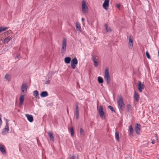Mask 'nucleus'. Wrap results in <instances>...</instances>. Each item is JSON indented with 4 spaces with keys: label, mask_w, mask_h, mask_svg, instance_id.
Wrapping results in <instances>:
<instances>
[{
    "label": "nucleus",
    "mask_w": 159,
    "mask_h": 159,
    "mask_svg": "<svg viewBox=\"0 0 159 159\" xmlns=\"http://www.w3.org/2000/svg\"><path fill=\"white\" fill-rule=\"evenodd\" d=\"M117 103L119 108L121 110H123L125 108V104L123 101V99L121 96H119L117 100Z\"/></svg>",
    "instance_id": "nucleus-1"
},
{
    "label": "nucleus",
    "mask_w": 159,
    "mask_h": 159,
    "mask_svg": "<svg viewBox=\"0 0 159 159\" xmlns=\"http://www.w3.org/2000/svg\"><path fill=\"white\" fill-rule=\"evenodd\" d=\"M104 80L107 82V84H109L111 81V78L110 76L109 70L108 68L105 69L104 73Z\"/></svg>",
    "instance_id": "nucleus-2"
},
{
    "label": "nucleus",
    "mask_w": 159,
    "mask_h": 159,
    "mask_svg": "<svg viewBox=\"0 0 159 159\" xmlns=\"http://www.w3.org/2000/svg\"><path fill=\"white\" fill-rule=\"evenodd\" d=\"M97 109L101 118L102 119H104L105 118V113L103 111L102 106L101 105H100L99 108L98 107Z\"/></svg>",
    "instance_id": "nucleus-3"
},
{
    "label": "nucleus",
    "mask_w": 159,
    "mask_h": 159,
    "mask_svg": "<svg viewBox=\"0 0 159 159\" xmlns=\"http://www.w3.org/2000/svg\"><path fill=\"white\" fill-rule=\"evenodd\" d=\"M82 12L83 13L86 14L88 13V8L85 2L83 0L82 2Z\"/></svg>",
    "instance_id": "nucleus-4"
},
{
    "label": "nucleus",
    "mask_w": 159,
    "mask_h": 159,
    "mask_svg": "<svg viewBox=\"0 0 159 159\" xmlns=\"http://www.w3.org/2000/svg\"><path fill=\"white\" fill-rule=\"evenodd\" d=\"M66 39L64 38L62 40V46L61 48V53L64 54L66 51Z\"/></svg>",
    "instance_id": "nucleus-5"
},
{
    "label": "nucleus",
    "mask_w": 159,
    "mask_h": 159,
    "mask_svg": "<svg viewBox=\"0 0 159 159\" xmlns=\"http://www.w3.org/2000/svg\"><path fill=\"white\" fill-rule=\"evenodd\" d=\"M78 64V61L76 58L72 59L71 61L70 66L73 69H75L76 67V65Z\"/></svg>",
    "instance_id": "nucleus-6"
},
{
    "label": "nucleus",
    "mask_w": 159,
    "mask_h": 159,
    "mask_svg": "<svg viewBox=\"0 0 159 159\" xmlns=\"http://www.w3.org/2000/svg\"><path fill=\"white\" fill-rule=\"evenodd\" d=\"M133 45V37L130 35L129 36L128 47L130 49H132Z\"/></svg>",
    "instance_id": "nucleus-7"
},
{
    "label": "nucleus",
    "mask_w": 159,
    "mask_h": 159,
    "mask_svg": "<svg viewBox=\"0 0 159 159\" xmlns=\"http://www.w3.org/2000/svg\"><path fill=\"white\" fill-rule=\"evenodd\" d=\"M144 85L142 84L140 81L139 82L138 89L140 92H142V90L144 89Z\"/></svg>",
    "instance_id": "nucleus-8"
},
{
    "label": "nucleus",
    "mask_w": 159,
    "mask_h": 159,
    "mask_svg": "<svg viewBox=\"0 0 159 159\" xmlns=\"http://www.w3.org/2000/svg\"><path fill=\"white\" fill-rule=\"evenodd\" d=\"M109 0H105L103 4L102 7L103 8L106 10H107V7L109 6Z\"/></svg>",
    "instance_id": "nucleus-9"
},
{
    "label": "nucleus",
    "mask_w": 159,
    "mask_h": 159,
    "mask_svg": "<svg viewBox=\"0 0 159 159\" xmlns=\"http://www.w3.org/2000/svg\"><path fill=\"white\" fill-rule=\"evenodd\" d=\"M141 125L139 124H137L135 126V129L137 134H139L141 132Z\"/></svg>",
    "instance_id": "nucleus-10"
},
{
    "label": "nucleus",
    "mask_w": 159,
    "mask_h": 159,
    "mask_svg": "<svg viewBox=\"0 0 159 159\" xmlns=\"http://www.w3.org/2000/svg\"><path fill=\"white\" fill-rule=\"evenodd\" d=\"M6 125L5 126V128H4L2 131V133L3 134L4 133H5L6 131L7 132H8V131L9 130V124L8 123L7 120H6Z\"/></svg>",
    "instance_id": "nucleus-11"
},
{
    "label": "nucleus",
    "mask_w": 159,
    "mask_h": 159,
    "mask_svg": "<svg viewBox=\"0 0 159 159\" xmlns=\"http://www.w3.org/2000/svg\"><path fill=\"white\" fill-rule=\"evenodd\" d=\"M78 102L76 103V108H75V114L76 117L77 119H78L79 118V111L78 110Z\"/></svg>",
    "instance_id": "nucleus-12"
},
{
    "label": "nucleus",
    "mask_w": 159,
    "mask_h": 159,
    "mask_svg": "<svg viewBox=\"0 0 159 159\" xmlns=\"http://www.w3.org/2000/svg\"><path fill=\"white\" fill-rule=\"evenodd\" d=\"M27 90V85L26 84H23L21 86V91L23 93H26Z\"/></svg>",
    "instance_id": "nucleus-13"
},
{
    "label": "nucleus",
    "mask_w": 159,
    "mask_h": 159,
    "mask_svg": "<svg viewBox=\"0 0 159 159\" xmlns=\"http://www.w3.org/2000/svg\"><path fill=\"white\" fill-rule=\"evenodd\" d=\"M24 100V95H21L20 98V102L19 106L21 107L22 105Z\"/></svg>",
    "instance_id": "nucleus-14"
},
{
    "label": "nucleus",
    "mask_w": 159,
    "mask_h": 159,
    "mask_svg": "<svg viewBox=\"0 0 159 159\" xmlns=\"http://www.w3.org/2000/svg\"><path fill=\"white\" fill-rule=\"evenodd\" d=\"M25 116L27 118L28 120L30 122H32L33 121V116L31 115L28 114H26Z\"/></svg>",
    "instance_id": "nucleus-15"
},
{
    "label": "nucleus",
    "mask_w": 159,
    "mask_h": 159,
    "mask_svg": "<svg viewBox=\"0 0 159 159\" xmlns=\"http://www.w3.org/2000/svg\"><path fill=\"white\" fill-rule=\"evenodd\" d=\"M48 134L50 140L53 142L54 141V138L53 133L51 131H49Z\"/></svg>",
    "instance_id": "nucleus-16"
},
{
    "label": "nucleus",
    "mask_w": 159,
    "mask_h": 159,
    "mask_svg": "<svg viewBox=\"0 0 159 159\" xmlns=\"http://www.w3.org/2000/svg\"><path fill=\"white\" fill-rule=\"evenodd\" d=\"M134 98L137 102H138L139 101V96L137 93L136 91H134Z\"/></svg>",
    "instance_id": "nucleus-17"
},
{
    "label": "nucleus",
    "mask_w": 159,
    "mask_h": 159,
    "mask_svg": "<svg viewBox=\"0 0 159 159\" xmlns=\"http://www.w3.org/2000/svg\"><path fill=\"white\" fill-rule=\"evenodd\" d=\"M0 150L3 154H6V152L3 145H0Z\"/></svg>",
    "instance_id": "nucleus-18"
},
{
    "label": "nucleus",
    "mask_w": 159,
    "mask_h": 159,
    "mask_svg": "<svg viewBox=\"0 0 159 159\" xmlns=\"http://www.w3.org/2000/svg\"><path fill=\"white\" fill-rule=\"evenodd\" d=\"M71 59V58L70 57H66L64 59L65 62L67 64H69L70 62Z\"/></svg>",
    "instance_id": "nucleus-19"
},
{
    "label": "nucleus",
    "mask_w": 159,
    "mask_h": 159,
    "mask_svg": "<svg viewBox=\"0 0 159 159\" xmlns=\"http://www.w3.org/2000/svg\"><path fill=\"white\" fill-rule=\"evenodd\" d=\"M48 95V93L47 91H43L40 94V96L42 97H44L47 96Z\"/></svg>",
    "instance_id": "nucleus-20"
},
{
    "label": "nucleus",
    "mask_w": 159,
    "mask_h": 159,
    "mask_svg": "<svg viewBox=\"0 0 159 159\" xmlns=\"http://www.w3.org/2000/svg\"><path fill=\"white\" fill-rule=\"evenodd\" d=\"M11 39V38L10 36L5 38L4 40L2 41V43H5L8 42Z\"/></svg>",
    "instance_id": "nucleus-21"
},
{
    "label": "nucleus",
    "mask_w": 159,
    "mask_h": 159,
    "mask_svg": "<svg viewBox=\"0 0 159 159\" xmlns=\"http://www.w3.org/2000/svg\"><path fill=\"white\" fill-rule=\"evenodd\" d=\"M115 137L117 141L119 142L120 141V137L119 133L117 132L115 133Z\"/></svg>",
    "instance_id": "nucleus-22"
},
{
    "label": "nucleus",
    "mask_w": 159,
    "mask_h": 159,
    "mask_svg": "<svg viewBox=\"0 0 159 159\" xmlns=\"http://www.w3.org/2000/svg\"><path fill=\"white\" fill-rule=\"evenodd\" d=\"M76 28L79 31V32H81V27L80 25L78 23H76Z\"/></svg>",
    "instance_id": "nucleus-23"
},
{
    "label": "nucleus",
    "mask_w": 159,
    "mask_h": 159,
    "mask_svg": "<svg viewBox=\"0 0 159 159\" xmlns=\"http://www.w3.org/2000/svg\"><path fill=\"white\" fill-rule=\"evenodd\" d=\"M34 95L36 98H39V93L37 90H35L34 92Z\"/></svg>",
    "instance_id": "nucleus-24"
},
{
    "label": "nucleus",
    "mask_w": 159,
    "mask_h": 159,
    "mask_svg": "<svg viewBox=\"0 0 159 159\" xmlns=\"http://www.w3.org/2000/svg\"><path fill=\"white\" fill-rule=\"evenodd\" d=\"M5 79L8 81H10L11 80V77L9 75L6 74L5 76Z\"/></svg>",
    "instance_id": "nucleus-25"
},
{
    "label": "nucleus",
    "mask_w": 159,
    "mask_h": 159,
    "mask_svg": "<svg viewBox=\"0 0 159 159\" xmlns=\"http://www.w3.org/2000/svg\"><path fill=\"white\" fill-rule=\"evenodd\" d=\"M98 81L99 83L101 84L103 83V80L102 78L101 77H98Z\"/></svg>",
    "instance_id": "nucleus-26"
},
{
    "label": "nucleus",
    "mask_w": 159,
    "mask_h": 159,
    "mask_svg": "<svg viewBox=\"0 0 159 159\" xmlns=\"http://www.w3.org/2000/svg\"><path fill=\"white\" fill-rule=\"evenodd\" d=\"M92 60L93 61H97L98 59V56H92Z\"/></svg>",
    "instance_id": "nucleus-27"
},
{
    "label": "nucleus",
    "mask_w": 159,
    "mask_h": 159,
    "mask_svg": "<svg viewBox=\"0 0 159 159\" xmlns=\"http://www.w3.org/2000/svg\"><path fill=\"white\" fill-rule=\"evenodd\" d=\"M133 129L132 125H130L129 127V131L131 134H132L133 133Z\"/></svg>",
    "instance_id": "nucleus-28"
},
{
    "label": "nucleus",
    "mask_w": 159,
    "mask_h": 159,
    "mask_svg": "<svg viewBox=\"0 0 159 159\" xmlns=\"http://www.w3.org/2000/svg\"><path fill=\"white\" fill-rule=\"evenodd\" d=\"M70 132L71 135L72 136H73L74 135V129L73 127H72L70 128Z\"/></svg>",
    "instance_id": "nucleus-29"
},
{
    "label": "nucleus",
    "mask_w": 159,
    "mask_h": 159,
    "mask_svg": "<svg viewBox=\"0 0 159 159\" xmlns=\"http://www.w3.org/2000/svg\"><path fill=\"white\" fill-rule=\"evenodd\" d=\"M84 131L82 128H80V134L81 136H83L84 134Z\"/></svg>",
    "instance_id": "nucleus-30"
},
{
    "label": "nucleus",
    "mask_w": 159,
    "mask_h": 159,
    "mask_svg": "<svg viewBox=\"0 0 159 159\" xmlns=\"http://www.w3.org/2000/svg\"><path fill=\"white\" fill-rule=\"evenodd\" d=\"M127 110L129 112H130L131 111V105L129 104H128L127 105Z\"/></svg>",
    "instance_id": "nucleus-31"
},
{
    "label": "nucleus",
    "mask_w": 159,
    "mask_h": 159,
    "mask_svg": "<svg viewBox=\"0 0 159 159\" xmlns=\"http://www.w3.org/2000/svg\"><path fill=\"white\" fill-rule=\"evenodd\" d=\"M108 108L110 109L112 111L115 112V111L112 106H108Z\"/></svg>",
    "instance_id": "nucleus-32"
},
{
    "label": "nucleus",
    "mask_w": 159,
    "mask_h": 159,
    "mask_svg": "<svg viewBox=\"0 0 159 159\" xmlns=\"http://www.w3.org/2000/svg\"><path fill=\"white\" fill-rule=\"evenodd\" d=\"M105 26L106 27V30L107 32H108L109 31H111V28H108L106 25H105Z\"/></svg>",
    "instance_id": "nucleus-33"
},
{
    "label": "nucleus",
    "mask_w": 159,
    "mask_h": 159,
    "mask_svg": "<svg viewBox=\"0 0 159 159\" xmlns=\"http://www.w3.org/2000/svg\"><path fill=\"white\" fill-rule=\"evenodd\" d=\"M7 29H8V28H7V27L2 28L0 27V33L3 31H4L5 30Z\"/></svg>",
    "instance_id": "nucleus-34"
},
{
    "label": "nucleus",
    "mask_w": 159,
    "mask_h": 159,
    "mask_svg": "<svg viewBox=\"0 0 159 159\" xmlns=\"http://www.w3.org/2000/svg\"><path fill=\"white\" fill-rule=\"evenodd\" d=\"M146 54L148 58V59H150V56L148 51H146Z\"/></svg>",
    "instance_id": "nucleus-35"
},
{
    "label": "nucleus",
    "mask_w": 159,
    "mask_h": 159,
    "mask_svg": "<svg viewBox=\"0 0 159 159\" xmlns=\"http://www.w3.org/2000/svg\"><path fill=\"white\" fill-rule=\"evenodd\" d=\"M93 62L94 65V66L96 67L98 66V63L97 61H94Z\"/></svg>",
    "instance_id": "nucleus-36"
},
{
    "label": "nucleus",
    "mask_w": 159,
    "mask_h": 159,
    "mask_svg": "<svg viewBox=\"0 0 159 159\" xmlns=\"http://www.w3.org/2000/svg\"><path fill=\"white\" fill-rule=\"evenodd\" d=\"M116 7L118 8L120 10V4H116Z\"/></svg>",
    "instance_id": "nucleus-37"
},
{
    "label": "nucleus",
    "mask_w": 159,
    "mask_h": 159,
    "mask_svg": "<svg viewBox=\"0 0 159 159\" xmlns=\"http://www.w3.org/2000/svg\"><path fill=\"white\" fill-rule=\"evenodd\" d=\"M50 83V81L49 80H46L45 82V84H49Z\"/></svg>",
    "instance_id": "nucleus-38"
},
{
    "label": "nucleus",
    "mask_w": 159,
    "mask_h": 159,
    "mask_svg": "<svg viewBox=\"0 0 159 159\" xmlns=\"http://www.w3.org/2000/svg\"><path fill=\"white\" fill-rule=\"evenodd\" d=\"M69 159H75V157L74 156H72L70 157Z\"/></svg>",
    "instance_id": "nucleus-39"
},
{
    "label": "nucleus",
    "mask_w": 159,
    "mask_h": 159,
    "mask_svg": "<svg viewBox=\"0 0 159 159\" xmlns=\"http://www.w3.org/2000/svg\"><path fill=\"white\" fill-rule=\"evenodd\" d=\"M2 120H1V119L0 118V128L1 127V125L2 124Z\"/></svg>",
    "instance_id": "nucleus-40"
},
{
    "label": "nucleus",
    "mask_w": 159,
    "mask_h": 159,
    "mask_svg": "<svg viewBox=\"0 0 159 159\" xmlns=\"http://www.w3.org/2000/svg\"><path fill=\"white\" fill-rule=\"evenodd\" d=\"M154 143H155V141L154 140H152V141L151 142L152 143V144H153Z\"/></svg>",
    "instance_id": "nucleus-41"
},
{
    "label": "nucleus",
    "mask_w": 159,
    "mask_h": 159,
    "mask_svg": "<svg viewBox=\"0 0 159 159\" xmlns=\"http://www.w3.org/2000/svg\"><path fill=\"white\" fill-rule=\"evenodd\" d=\"M81 20L82 21V22H83L84 20V18H81Z\"/></svg>",
    "instance_id": "nucleus-42"
},
{
    "label": "nucleus",
    "mask_w": 159,
    "mask_h": 159,
    "mask_svg": "<svg viewBox=\"0 0 159 159\" xmlns=\"http://www.w3.org/2000/svg\"><path fill=\"white\" fill-rule=\"evenodd\" d=\"M2 39L0 38V44H1V42L2 41Z\"/></svg>",
    "instance_id": "nucleus-43"
},
{
    "label": "nucleus",
    "mask_w": 159,
    "mask_h": 159,
    "mask_svg": "<svg viewBox=\"0 0 159 159\" xmlns=\"http://www.w3.org/2000/svg\"><path fill=\"white\" fill-rule=\"evenodd\" d=\"M16 58H19V56L18 55H17L16 57Z\"/></svg>",
    "instance_id": "nucleus-44"
},
{
    "label": "nucleus",
    "mask_w": 159,
    "mask_h": 159,
    "mask_svg": "<svg viewBox=\"0 0 159 159\" xmlns=\"http://www.w3.org/2000/svg\"><path fill=\"white\" fill-rule=\"evenodd\" d=\"M156 136V137L157 140V134H155Z\"/></svg>",
    "instance_id": "nucleus-45"
},
{
    "label": "nucleus",
    "mask_w": 159,
    "mask_h": 159,
    "mask_svg": "<svg viewBox=\"0 0 159 159\" xmlns=\"http://www.w3.org/2000/svg\"><path fill=\"white\" fill-rule=\"evenodd\" d=\"M8 32H9V31H7L5 33H8Z\"/></svg>",
    "instance_id": "nucleus-46"
},
{
    "label": "nucleus",
    "mask_w": 159,
    "mask_h": 159,
    "mask_svg": "<svg viewBox=\"0 0 159 159\" xmlns=\"http://www.w3.org/2000/svg\"><path fill=\"white\" fill-rule=\"evenodd\" d=\"M60 159H63V158H60Z\"/></svg>",
    "instance_id": "nucleus-47"
},
{
    "label": "nucleus",
    "mask_w": 159,
    "mask_h": 159,
    "mask_svg": "<svg viewBox=\"0 0 159 159\" xmlns=\"http://www.w3.org/2000/svg\"><path fill=\"white\" fill-rule=\"evenodd\" d=\"M158 159H159V158Z\"/></svg>",
    "instance_id": "nucleus-48"
}]
</instances>
